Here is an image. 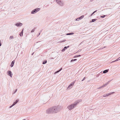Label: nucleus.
Instances as JSON below:
<instances>
[{
	"label": "nucleus",
	"instance_id": "obj_15",
	"mask_svg": "<svg viewBox=\"0 0 120 120\" xmlns=\"http://www.w3.org/2000/svg\"><path fill=\"white\" fill-rule=\"evenodd\" d=\"M19 101L18 100H16L15 102H14L13 104L15 105Z\"/></svg>",
	"mask_w": 120,
	"mask_h": 120
},
{
	"label": "nucleus",
	"instance_id": "obj_4",
	"mask_svg": "<svg viewBox=\"0 0 120 120\" xmlns=\"http://www.w3.org/2000/svg\"><path fill=\"white\" fill-rule=\"evenodd\" d=\"M40 8H36L32 11L31 13L32 14H34L40 11Z\"/></svg>",
	"mask_w": 120,
	"mask_h": 120
},
{
	"label": "nucleus",
	"instance_id": "obj_3",
	"mask_svg": "<svg viewBox=\"0 0 120 120\" xmlns=\"http://www.w3.org/2000/svg\"><path fill=\"white\" fill-rule=\"evenodd\" d=\"M46 113L47 114L53 113V110L52 108V107L46 110Z\"/></svg>",
	"mask_w": 120,
	"mask_h": 120
},
{
	"label": "nucleus",
	"instance_id": "obj_21",
	"mask_svg": "<svg viewBox=\"0 0 120 120\" xmlns=\"http://www.w3.org/2000/svg\"><path fill=\"white\" fill-rule=\"evenodd\" d=\"M62 69V68H61L59 70L56 71L55 72V73H57L59 72Z\"/></svg>",
	"mask_w": 120,
	"mask_h": 120
},
{
	"label": "nucleus",
	"instance_id": "obj_8",
	"mask_svg": "<svg viewBox=\"0 0 120 120\" xmlns=\"http://www.w3.org/2000/svg\"><path fill=\"white\" fill-rule=\"evenodd\" d=\"M7 73L8 75L10 76L11 77H12V74L11 72L10 71H8Z\"/></svg>",
	"mask_w": 120,
	"mask_h": 120
},
{
	"label": "nucleus",
	"instance_id": "obj_44",
	"mask_svg": "<svg viewBox=\"0 0 120 120\" xmlns=\"http://www.w3.org/2000/svg\"><path fill=\"white\" fill-rule=\"evenodd\" d=\"M42 31V30H41V31H40V32L39 33H41V32Z\"/></svg>",
	"mask_w": 120,
	"mask_h": 120
},
{
	"label": "nucleus",
	"instance_id": "obj_31",
	"mask_svg": "<svg viewBox=\"0 0 120 120\" xmlns=\"http://www.w3.org/2000/svg\"><path fill=\"white\" fill-rule=\"evenodd\" d=\"M81 50H82V49H79V50H78V51H77V52H80L81 51Z\"/></svg>",
	"mask_w": 120,
	"mask_h": 120
},
{
	"label": "nucleus",
	"instance_id": "obj_6",
	"mask_svg": "<svg viewBox=\"0 0 120 120\" xmlns=\"http://www.w3.org/2000/svg\"><path fill=\"white\" fill-rule=\"evenodd\" d=\"M57 3L60 6H63L64 5V3L63 1H61L60 0L59 1H58L57 2Z\"/></svg>",
	"mask_w": 120,
	"mask_h": 120
},
{
	"label": "nucleus",
	"instance_id": "obj_36",
	"mask_svg": "<svg viewBox=\"0 0 120 120\" xmlns=\"http://www.w3.org/2000/svg\"><path fill=\"white\" fill-rule=\"evenodd\" d=\"M85 79V77L84 78H83V79L82 80V81H83L84 80V79Z\"/></svg>",
	"mask_w": 120,
	"mask_h": 120
},
{
	"label": "nucleus",
	"instance_id": "obj_40",
	"mask_svg": "<svg viewBox=\"0 0 120 120\" xmlns=\"http://www.w3.org/2000/svg\"><path fill=\"white\" fill-rule=\"evenodd\" d=\"M118 60H118V59H117L115 60V61H118Z\"/></svg>",
	"mask_w": 120,
	"mask_h": 120
},
{
	"label": "nucleus",
	"instance_id": "obj_23",
	"mask_svg": "<svg viewBox=\"0 0 120 120\" xmlns=\"http://www.w3.org/2000/svg\"><path fill=\"white\" fill-rule=\"evenodd\" d=\"M14 38V37L13 36H10L9 39L10 40L13 39Z\"/></svg>",
	"mask_w": 120,
	"mask_h": 120
},
{
	"label": "nucleus",
	"instance_id": "obj_10",
	"mask_svg": "<svg viewBox=\"0 0 120 120\" xmlns=\"http://www.w3.org/2000/svg\"><path fill=\"white\" fill-rule=\"evenodd\" d=\"M23 29L22 30L20 33V34L19 35L20 36H23Z\"/></svg>",
	"mask_w": 120,
	"mask_h": 120
},
{
	"label": "nucleus",
	"instance_id": "obj_13",
	"mask_svg": "<svg viewBox=\"0 0 120 120\" xmlns=\"http://www.w3.org/2000/svg\"><path fill=\"white\" fill-rule=\"evenodd\" d=\"M114 93V92H112V93ZM112 93H109L106 94H105V95H106V97L108 96H109L111 94H112Z\"/></svg>",
	"mask_w": 120,
	"mask_h": 120
},
{
	"label": "nucleus",
	"instance_id": "obj_18",
	"mask_svg": "<svg viewBox=\"0 0 120 120\" xmlns=\"http://www.w3.org/2000/svg\"><path fill=\"white\" fill-rule=\"evenodd\" d=\"M97 20L96 19H93L91 20V22H94L95 21Z\"/></svg>",
	"mask_w": 120,
	"mask_h": 120
},
{
	"label": "nucleus",
	"instance_id": "obj_43",
	"mask_svg": "<svg viewBox=\"0 0 120 120\" xmlns=\"http://www.w3.org/2000/svg\"><path fill=\"white\" fill-rule=\"evenodd\" d=\"M105 47H104V48H101V49H103V48H105Z\"/></svg>",
	"mask_w": 120,
	"mask_h": 120
},
{
	"label": "nucleus",
	"instance_id": "obj_9",
	"mask_svg": "<svg viewBox=\"0 0 120 120\" xmlns=\"http://www.w3.org/2000/svg\"><path fill=\"white\" fill-rule=\"evenodd\" d=\"M15 62V61L14 60H13L12 62L10 65L11 67H12L13 66Z\"/></svg>",
	"mask_w": 120,
	"mask_h": 120
},
{
	"label": "nucleus",
	"instance_id": "obj_45",
	"mask_svg": "<svg viewBox=\"0 0 120 120\" xmlns=\"http://www.w3.org/2000/svg\"><path fill=\"white\" fill-rule=\"evenodd\" d=\"M34 53H33L32 54V55H33V54Z\"/></svg>",
	"mask_w": 120,
	"mask_h": 120
},
{
	"label": "nucleus",
	"instance_id": "obj_34",
	"mask_svg": "<svg viewBox=\"0 0 120 120\" xmlns=\"http://www.w3.org/2000/svg\"><path fill=\"white\" fill-rule=\"evenodd\" d=\"M103 96L104 97H106V95H105V94L103 95Z\"/></svg>",
	"mask_w": 120,
	"mask_h": 120
},
{
	"label": "nucleus",
	"instance_id": "obj_26",
	"mask_svg": "<svg viewBox=\"0 0 120 120\" xmlns=\"http://www.w3.org/2000/svg\"><path fill=\"white\" fill-rule=\"evenodd\" d=\"M69 46H68L67 47L65 46L64 47V49H67L68 48H69Z\"/></svg>",
	"mask_w": 120,
	"mask_h": 120
},
{
	"label": "nucleus",
	"instance_id": "obj_42",
	"mask_svg": "<svg viewBox=\"0 0 120 120\" xmlns=\"http://www.w3.org/2000/svg\"><path fill=\"white\" fill-rule=\"evenodd\" d=\"M40 33H39V34L38 35V36H39V35H40Z\"/></svg>",
	"mask_w": 120,
	"mask_h": 120
},
{
	"label": "nucleus",
	"instance_id": "obj_25",
	"mask_svg": "<svg viewBox=\"0 0 120 120\" xmlns=\"http://www.w3.org/2000/svg\"><path fill=\"white\" fill-rule=\"evenodd\" d=\"M97 10H96L95 11H94L90 15V16H92L97 11Z\"/></svg>",
	"mask_w": 120,
	"mask_h": 120
},
{
	"label": "nucleus",
	"instance_id": "obj_27",
	"mask_svg": "<svg viewBox=\"0 0 120 120\" xmlns=\"http://www.w3.org/2000/svg\"><path fill=\"white\" fill-rule=\"evenodd\" d=\"M14 105H15V104H13L11 105L9 107L10 108H11L12 107H13V106Z\"/></svg>",
	"mask_w": 120,
	"mask_h": 120
},
{
	"label": "nucleus",
	"instance_id": "obj_30",
	"mask_svg": "<svg viewBox=\"0 0 120 120\" xmlns=\"http://www.w3.org/2000/svg\"><path fill=\"white\" fill-rule=\"evenodd\" d=\"M66 50V49H64V48L62 50V52H64L65 50Z\"/></svg>",
	"mask_w": 120,
	"mask_h": 120
},
{
	"label": "nucleus",
	"instance_id": "obj_28",
	"mask_svg": "<svg viewBox=\"0 0 120 120\" xmlns=\"http://www.w3.org/2000/svg\"><path fill=\"white\" fill-rule=\"evenodd\" d=\"M105 15H103V16H101L100 17L101 18H104L105 17Z\"/></svg>",
	"mask_w": 120,
	"mask_h": 120
},
{
	"label": "nucleus",
	"instance_id": "obj_2",
	"mask_svg": "<svg viewBox=\"0 0 120 120\" xmlns=\"http://www.w3.org/2000/svg\"><path fill=\"white\" fill-rule=\"evenodd\" d=\"M53 113H56L59 111L61 109V107L59 106H53L52 107Z\"/></svg>",
	"mask_w": 120,
	"mask_h": 120
},
{
	"label": "nucleus",
	"instance_id": "obj_14",
	"mask_svg": "<svg viewBox=\"0 0 120 120\" xmlns=\"http://www.w3.org/2000/svg\"><path fill=\"white\" fill-rule=\"evenodd\" d=\"M74 34V33H67L66 34L67 35H72L73 34Z\"/></svg>",
	"mask_w": 120,
	"mask_h": 120
},
{
	"label": "nucleus",
	"instance_id": "obj_11",
	"mask_svg": "<svg viewBox=\"0 0 120 120\" xmlns=\"http://www.w3.org/2000/svg\"><path fill=\"white\" fill-rule=\"evenodd\" d=\"M109 69L105 70L104 71H103V73H106L107 72H108V71H109Z\"/></svg>",
	"mask_w": 120,
	"mask_h": 120
},
{
	"label": "nucleus",
	"instance_id": "obj_5",
	"mask_svg": "<svg viewBox=\"0 0 120 120\" xmlns=\"http://www.w3.org/2000/svg\"><path fill=\"white\" fill-rule=\"evenodd\" d=\"M75 81H74L71 83L68 86L67 89H70L73 86L75 83Z\"/></svg>",
	"mask_w": 120,
	"mask_h": 120
},
{
	"label": "nucleus",
	"instance_id": "obj_37",
	"mask_svg": "<svg viewBox=\"0 0 120 120\" xmlns=\"http://www.w3.org/2000/svg\"><path fill=\"white\" fill-rule=\"evenodd\" d=\"M60 0H56V2L57 3V2H58V1H59Z\"/></svg>",
	"mask_w": 120,
	"mask_h": 120
},
{
	"label": "nucleus",
	"instance_id": "obj_24",
	"mask_svg": "<svg viewBox=\"0 0 120 120\" xmlns=\"http://www.w3.org/2000/svg\"><path fill=\"white\" fill-rule=\"evenodd\" d=\"M111 81V80H110L108 81L107 82V83H106L105 84V86H106L109 83V82H110Z\"/></svg>",
	"mask_w": 120,
	"mask_h": 120
},
{
	"label": "nucleus",
	"instance_id": "obj_22",
	"mask_svg": "<svg viewBox=\"0 0 120 120\" xmlns=\"http://www.w3.org/2000/svg\"><path fill=\"white\" fill-rule=\"evenodd\" d=\"M77 60V59H72L71 60V62H72L74 61H75Z\"/></svg>",
	"mask_w": 120,
	"mask_h": 120
},
{
	"label": "nucleus",
	"instance_id": "obj_35",
	"mask_svg": "<svg viewBox=\"0 0 120 120\" xmlns=\"http://www.w3.org/2000/svg\"><path fill=\"white\" fill-rule=\"evenodd\" d=\"M17 91V89H16V90H15V91L14 92V93H15L16 92V91Z\"/></svg>",
	"mask_w": 120,
	"mask_h": 120
},
{
	"label": "nucleus",
	"instance_id": "obj_19",
	"mask_svg": "<svg viewBox=\"0 0 120 120\" xmlns=\"http://www.w3.org/2000/svg\"><path fill=\"white\" fill-rule=\"evenodd\" d=\"M47 61L46 60H44L42 62V64H45L47 63Z\"/></svg>",
	"mask_w": 120,
	"mask_h": 120
},
{
	"label": "nucleus",
	"instance_id": "obj_17",
	"mask_svg": "<svg viewBox=\"0 0 120 120\" xmlns=\"http://www.w3.org/2000/svg\"><path fill=\"white\" fill-rule=\"evenodd\" d=\"M81 56V55H76L75 56H74V58H76V57H79L80 56Z\"/></svg>",
	"mask_w": 120,
	"mask_h": 120
},
{
	"label": "nucleus",
	"instance_id": "obj_41",
	"mask_svg": "<svg viewBox=\"0 0 120 120\" xmlns=\"http://www.w3.org/2000/svg\"><path fill=\"white\" fill-rule=\"evenodd\" d=\"M118 60H120V57H119L118 58Z\"/></svg>",
	"mask_w": 120,
	"mask_h": 120
},
{
	"label": "nucleus",
	"instance_id": "obj_33",
	"mask_svg": "<svg viewBox=\"0 0 120 120\" xmlns=\"http://www.w3.org/2000/svg\"><path fill=\"white\" fill-rule=\"evenodd\" d=\"M66 41V40H63L62 41H61L60 42H64L65 41Z\"/></svg>",
	"mask_w": 120,
	"mask_h": 120
},
{
	"label": "nucleus",
	"instance_id": "obj_38",
	"mask_svg": "<svg viewBox=\"0 0 120 120\" xmlns=\"http://www.w3.org/2000/svg\"><path fill=\"white\" fill-rule=\"evenodd\" d=\"M116 62L115 60H114V61H112V62H111V63H113V62Z\"/></svg>",
	"mask_w": 120,
	"mask_h": 120
},
{
	"label": "nucleus",
	"instance_id": "obj_39",
	"mask_svg": "<svg viewBox=\"0 0 120 120\" xmlns=\"http://www.w3.org/2000/svg\"><path fill=\"white\" fill-rule=\"evenodd\" d=\"M1 45V41H0V46Z\"/></svg>",
	"mask_w": 120,
	"mask_h": 120
},
{
	"label": "nucleus",
	"instance_id": "obj_16",
	"mask_svg": "<svg viewBox=\"0 0 120 120\" xmlns=\"http://www.w3.org/2000/svg\"><path fill=\"white\" fill-rule=\"evenodd\" d=\"M84 15H82L80 16V17H79V20L81 19H83L84 17Z\"/></svg>",
	"mask_w": 120,
	"mask_h": 120
},
{
	"label": "nucleus",
	"instance_id": "obj_32",
	"mask_svg": "<svg viewBox=\"0 0 120 120\" xmlns=\"http://www.w3.org/2000/svg\"><path fill=\"white\" fill-rule=\"evenodd\" d=\"M79 20H79V18H77V19H76V21H79Z\"/></svg>",
	"mask_w": 120,
	"mask_h": 120
},
{
	"label": "nucleus",
	"instance_id": "obj_29",
	"mask_svg": "<svg viewBox=\"0 0 120 120\" xmlns=\"http://www.w3.org/2000/svg\"><path fill=\"white\" fill-rule=\"evenodd\" d=\"M35 29H33L32 30L31 32V33L35 31Z\"/></svg>",
	"mask_w": 120,
	"mask_h": 120
},
{
	"label": "nucleus",
	"instance_id": "obj_20",
	"mask_svg": "<svg viewBox=\"0 0 120 120\" xmlns=\"http://www.w3.org/2000/svg\"><path fill=\"white\" fill-rule=\"evenodd\" d=\"M62 69V68H61L59 70L56 71L55 72V73H57L59 72Z\"/></svg>",
	"mask_w": 120,
	"mask_h": 120
},
{
	"label": "nucleus",
	"instance_id": "obj_46",
	"mask_svg": "<svg viewBox=\"0 0 120 120\" xmlns=\"http://www.w3.org/2000/svg\"><path fill=\"white\" fill-rule=\"evenodd\" d=\"M26 120L25 119H24L23 120Z\"/></svg>",
	"mask_w": 120,
	"mask_h": 120
},
{
	"label": "nucleus",
	"instance_id": "obj_7",
	"mask_svg": "<svg viewBox=\"0 0 120 120\" xmlns=\"http://www.w3.org/2000/svg\"><path fill=\"white\" fill-rule=\"evenodd\" d=\"M23 24L22 23L20 22H19L16 23L15 24V25L17 26L20 27L22 26L23 25Z\"/></svg>",
	"mask_w": 120,
	"mask_h": 120
},
{
	"label": "nucleus",
	"instance_id": "obj_1",
	"mask_svg": "<svg viewBox=\"0 0 120 120\" xmlns=\"http://www.w3.org/2000/svg\"><path fill=\"white\" fill-rule=\"evenodd\" d=\"M82 101V100L80 99L78 100L75 101L74 103L71 104L69 105L67 107V108L69 110H71L74 108L80 102Z\"/></svg>",
	"mask_w": 120,
	"mask_h": 120
},
{
	"label": "nucleus",
	"instance_id": "obj_12",
	"mask_svg": "<svg viewBox=\"0 0 120 120\" xmlns=\"http://www.w3.org/2000/svg\"><path fill=\"white\" fill-rule=\"evenodd\" d=\"M105 85H102V86H100V87H99L98 88V89H101V88H102L103 87H105Z\"/></svg>",
	"mask_w": 120,
	"mask_h": 120
}]
</instances>
